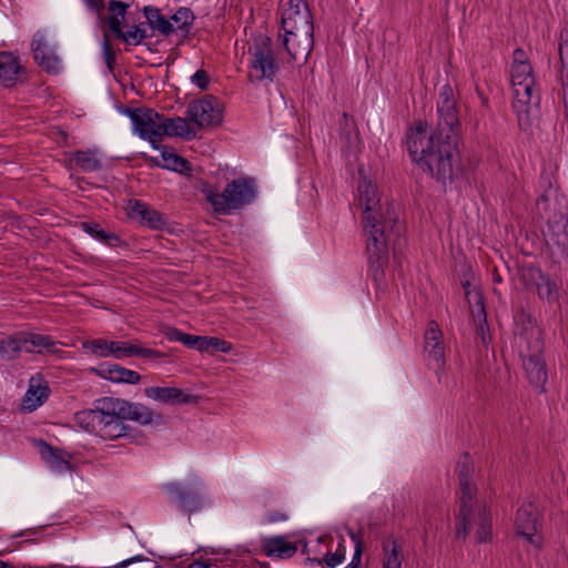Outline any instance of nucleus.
<instances>
[{
  "label": "nucleus",
  "mask_w": 568,
  "mask_h": 568,
  "mask_svg": "<svg viewBox=\"0 0 568 568\" xmlns=\"http://www.w3.org/2000/svg\"><path fill=\"white\" fill-rule=\"evenodd\" d=\"M436 129L417 122L406 134V145L413 161L437 181L453 180L459 170L458 136L460 123L450 85H444L437 101Z\"/></svg>",
  "instance_id": "obj_1"
},
{
  "label": "nucleus",
  "mask_w": 568,
  "mask_h": 568,
  "mask_svg": "<svg viewBox=\"0 0 568 568\" xmlns=\"http://www.w3.org/2000/svg\"><path fill=\"white\" fill-rule=\"evenodd\" d=\"M359 202L364 204L365 232L368 235L366 251L373 278L381 282L385 275V267L388 264V250H399L405 240L403 234L404 224L393 204H388L383 211L377 187L371 182L363 180L358 185Z\"/></svg>",
  "instance_id": "obj_2"
},
{
  "label": "nucleus",
  "mask_w": 568,
  "mask_h": 568,
  "mask_svg": "<svg viewBox=\"0 0 568 568\" xmlns=\"http://www.w3.org/2000/svg\"><path fill=\"white\" fill-rule=\"evenodd\" d=\"M125 420L149 425L162 422V416L142 404L114 397L99 398L93 408L74 414V422L79 427L109 440L128 434L129 426Z\"/></svg>",
  "instance_id": "obj_3"
},
{
  "label": "nucleus",
  "mask_w": 568,
  "mask_h": 568,
  "mask_svg": "<svg viewBox=\"0 0 568 568\" xmlns=\"http://www.w3.org/2000/svg\"><path fill=\"white\" fill-rule=\"evenodd\" d=\"M459 479V508L456 514V539H465L473 524L478 526L477 540L486 542L491 538V523L486 505L477 498V487L473 483V466L469 456L466 454L457 465Z\"/></svg>",
  "instance_id": "obj_4"
},
{
  "label": "nucleus",
  "mask_w": 568,
  "mask_h": 568,
  "mask_svg": "<svg viewBox=\"0 0 568 568\" xmlns=\"http://www.w3.org/2000/svg\"><path fill=\"white\" fill-rule=\"evenodd\" d=\"M280 34L282 44L293 61L307 60L314 47V26L311 10L304 0L282 4Z\"/></svg>",
  "instance_id": "obj_5"
},
{
  "label": "nucleus",
  "mask_w": 568,
  "mask_h": 568,
  "mask_svg": "<svg viewBox=\"0 0 568 568\" xmlns=\"http://www.w3.org/2000/svg\"><path fill=\"white\" fill-rule=\"evenodd\" d=\"M510 81L513 87V109L517 115L519 126L523 130H527L531 124L532 114L540 102L531 64H511Z\"/></svg>",
  "instance_id": "obj_6"
},
{
  "label": "nucleus",
  "mask_w": 568,
  "mask_h": 568,
  "mask_svg": "<svg viewBox=\"0 0 568 568\" xmlns=\"http://www.w3.org/2000/svg\"><path fill=\"white\" fill-rule=\"evenodd\" d=\"M205 200L212 205L215 213L229 215L252 203L257 191L254 180L250 178L235 179L227 183L223 192L210 185L203 189Z\"/></svg>",
  "instance_id": "obj_7"
},
{
  "label": "nucleus",
  "mask_w": 568,
  "mask_h": 568,
  "mask_svg": "<svg viewBox=\"0 0 568 568\" xmlns=\"http://www.w3.org/2000/svg\"><path fill=\"white\" fill-rule=\"evenodd\" d=\"M82 348L95 356H113L116 359L141 357L158 363L160 359L166 357L164 353L153 348L143 347L140 344L114 342L104 338L84 341L82 343Z\"/></svg>",
  "instance_id": "obj_8"
},
{
  "label": "nucleus",
  "mask_w": 568,
  "mask_h": 568,
  "mask_svg": "<svg viewBox=\"0 0 568 568\" xmlns=\"http://www.w3.org/2000/svg\"><path fill=\"white\" fill-rule=\"evenodd\" d=\"M251 82L267 80L273 82L278 70L272 41L268 37H262L248 48Z\"/></svg>",
  "instance_id": "obj_9"
},
{
  "label": "nucleus",
  "mask_w": 568,
  "mask_h": 568,
  "mask_svg": "<svg viewBox=\"0 0 568 568\" xmlns=\"http://www.w3.org/2000/svg\"><path fill=\"white\" fill-rule=\"evenodd\" d=\"M162 489L168 495L170 503L187 515L200 511L205 505L203 484L197 477L189 483L164 484Z\"/></svg>",
  "instance_id": "obj_10"
},
{
  "label": "nucleus",
  "mask_w": 568,
  "mask_h": 568,
  "mask_svg": "<svg viewBox=\"0 0 568 568\" xmlns=\"http://www.w3.org/2000/svg\"><path fill=\"white\" fill-rule=\"evenodd\" d=\"M133 130L143 140H148L154 149H159L163 115L150 108L126 109Z\"/></svg>",
  "instance_id": "obj_11"
},
{
  "label": "nucleus",
  "mask_w": 568,
  "mask_h": 568,
  "mask_svg": "<svg viewBox=\"0 0 568 568\" xmlns=\"http://www.w3.org/2000/svg\"><path fill=\"white\" fill-rule=\"evenodd\" d=\"M186 119L199 130L216 126L222 122V110L213 95L192 101L186 109Z\"/></svg>",
  "instance_id": "obj_12"
},
{
  "label": "nucleus",
  "mask_w": 568,
  "mask_h": 568,
  "mask_svg": "<svg viewBox=\"0 0 568 568\" xmlns=\"http://www.w3.org/2000/svg\"><path fill=\"white\" fill-rule=\"evenodd\" d=\"M518 318H523V321L516 324L515 345L520 357L542 355L544 342L540 328L525 314H521Z\"/></svg>",
  "instance_id": "obj_13"
},
{
  "label": "nucleus",
  "mask_w": 568,
  "mask_h": 568,
  "mask_svg": "<svg viewBox=\"0 0 568 568\" xmlns=\"http://www.w3.org/2000/svg\"><path fill=\"white\" fill-rule=\"evenodd\" d=\"M541 526V511L539 506L532 501H525L517 510L515 527L519 536L534 542V537Z\"/></svg>",
  "instance_id": "obj_14"
},
{
  "label": "nucleus",
  "mask_w": 568,
  "mask_h": 568,
  "mask_svg": "<svg viewBox=\"0 0 568 568\" xmlns=\"http://www.w3.org/2000/svg\"><path fill=\"white\" fill-rule=\"evenodd\" d=\"M424 352L429 366L440 369L445 365V347L443 344V333L435 321H430L424 336Z\"/></svg>",
  "instance_id": "obj_15"
},
{
  "label": "nucleus",
  "mask_w": 568,
  "mask_h": 568,
  "mask_svg": "<svg viewBox=\"0 0 568 568\" xmlns=\"http://www.w3.org/2000/svg\"><path fill=\"white\" fill-rule=\"evenodd\" d=\"M144 394L148 398L168 405L197 404L200 400V396L176 387L151 386L144 389Z\"/></svg>",
  "instance_id": "obj_16"
},
{
  "label": "nucleus",
  "mask_w": 568,
  "mask_h": 568,
  "mask_svg": "<svg viewBox=\"0 0 568 568\" xmlns=\"http://www.w3.org/2000/svg\"><path fill=\"white\" fill-rule=\"evenodd\" d=\"M128 210L131 219H136L151 229L161 230L165 225L163 215L140 200L130 201Z\"/></svg>",
  "instance_id": "obj_17"
},
{
  "label": "nucleus",
  "mask_w": 568,
  "mask_h": 568,
  "mask_svg": "<svg viewBox=\"0 0 568 568\" xmlns=\"http://www.w3.org/2000/svg\"><path fill=\"white\" fill-rule=\"evenodd\" d=\"M31 50L36 62L44 70L53 73L59 70V59L48 48L44 36L42 33H36L31 42Z\"/></svg>",
  "instance_id": "obj_18"
},
{
  "label": "nucleus",
  "mask_w": 568,
  "mask_h": 568,
  "mask_svg": "<svg viewBox=\"0 0 568 568\" xmlns=\"http://www.w3.org/2000/svg\"><path fill=\"white\" fill-rule=\"evenodd\" d=\"M523 367L531 385L545 392L547 383V366L542 355L524 357Z\"/></svg>",
  "instance_id": "obj_19"
},
{
  "label": "nucleus",
  "mask_w": 568,
  "mask_h": 568,
  "mask_svg": "<svg viewBox=\"0 0 568 568\" xmlns=\"http://www.w3.org/2000/svg\"><path fill=\"white\" fill-rule=\"evenodd\" d=\"M97 374L113 383H126V384H139L141 376L138 372L122 367L116 364H102L98 369Z\"/></svg>",
  "instance_id": "obj_20"
},
{
  "label": "nucleus",
  "mask_w": 568,
  "mask_h": 568,
  "mask_svg": "<svg viewBox=\"0 0 568 568\" xmlns=\"http://www.w3.org/2000/svg\"><path fill=\"white\" fill-rule=\"evenodd\" d=\"M163 136H179L185 140H192L196 136L195 129L189 123V120L181 116L162 119L161 139Z\"/></svg>",
  "instance_id": "obj_21"
},
{
  "label": "nucleus",
  "mask_w": 568,
  "mask_h": 568,
  "mask_svg": "<svg viewBox=\"0 0 568 568\" xmlns=\"http://www.w3.org/2000/svg\"><path fill=\"white\" fill-rule=\"evenodd\" d=\"M24 74L18 58L12 53H0V83L4 87L13 85Z\"/></svg>",
  "instance_id": "obj_22"
},
{
  "label": "nucleus",
  "mask_w": 568,
  "mask_h": 568,
  "mask_svg": "<svg viewBox=\"0 0 568 568\" xmlns=\"http://www.w3.org/2000/svg\"><path fill=\"white\" fill-rule=\"evenodd\" d=\"M22 352L26 353H57V343L48 335L21 333Z\"/></svg>",
  "instance_id": "obj_23"
},
{
  "label": "nucleus",
  "mask_w": 568,
  "mask_h": 568,
  "mask_svg": "<svg viewBox=\"0 0 568 568\" xmlns=\"http://www.w3.org/2000/svg\"><path fill=\"white\" fill-rule=\"evenodd\" d=\"M263 550L267 557L286 559L296 554L297 547L287 541L284 536H275L265 539Z\"/></svg>",
  "instance_id": "obj_24"
},
{
  "label": "nucleus",
  "mask_w": 568,
  "mask_h": 568,
  "mask_svg": "<svg viewBox=\"0 0 568 568\" xmlns=\"http://www.w3.org/2000/svg\"><path fill=\"white\" fill-rule=\"evenodd\" d=\"M143 13L152 36L155 32L163 36H170L175 32L173 23L166 19L156 7L146 6L143 8Z\"/></svg>",
  "instance_id": "obj_25"
},
{
  "label": "nucleus",
  "mask_w": 568,
  "mask_h": 568,
  "mask_svg": "<svg viewBox=\"0 0 568 568\" xmlns=\"http://www.w3.org/2000/svg\"><path fill=\"white\" fill-rule=\"evenodd\" d=\"M49 396V387L42 384H34L31 378L30 386L22 398V408L27 412H33L41 406Z\"/></svg>",
  "instance_id": "obj_26"
},
{
  "label": "nucleus",
  "mask_w": 568,
  "mask_h": 568,
  "mask_svg": "<svg viewBox=\"0 0 568 568\" xmlns=\"http://www.w3.org/2000/svg\"><path fill=\"white\" fill-rule=\"evenodd\" d=\"M384 558L383 568H402L403 554L400 546L393 538H386L382 542Z\"/></svg>",
  "instance_id": "obj_27"
},
{
  "label": "nucleus",
  "mask_w": 568,
  "mask_h": 568,
  "mask_svg": "<svg viewBox=\"0 0 568 568\" xmlns=\"http://www.w3.org/2000/svg\"><path fill=\"white\" fill-rule=\"evenodd\" d=\"M81 227L85 233L111 247H116L121 243L116 234L103 230L98 223L82 222Z\"/></svg>",
  "instance_id": "obj_28"
},
{
  "label": "nucleus",
  "mask_w": 568,
  "mask_h": 568,
  "mask_svg": "<svg viewBox=\"0 0 568 568\" xmlns=\"http://www.w3.org/2000/svg\"><path fill=\"white\" fill-rule=\"evenodd\" d=\"M40 454L54 470L62 473L70 469V463L62 456L61 452L44 442H41Z\"/></svg>",
  "instance_id": "obj_29"
},
{
  "label": "nucleus",
  "mask_w": 568,
  "mask_h": 568,
  "mask_svg": "<svg viewBox=\"0 0 568 568\" xmlns=\"http://www.w3.org/2000/svg\"><path fill=\"white\" fill-rule=\"evenodd\" d=\"M128 7L129 6L126 3L118 0H111L109 2V11L111 12V16L108 18V24L116 38L122 32L121 26L124 21Z\"/></svg>",
  "instance_id": "obj_30"
},
{
  "label": "nucleus",
  "mask_w": 568,
  "mask_h": 568,
  "mask_svg": "<svg viewBox=\"0 0 568 568\" xmlns=\"http://www.w3.org/2000/svg\"><path fill=\"white\" fill-rule=\"evenodd\" d=\"M164 334L171 342H180L189 348L202 352L203 336L186 334L175 327H169Z\"/></svg>",
  "instance_id": "obj_31"
},
{
  "label": "nucleus",
  "mask_w": 568,
  "mask_h": 568,
  "mask_svg": "<svg viewBox=\"0 0 568 568\" xmlns=\"http://www.w3.org/2000/svg\"><path fill=\"white\" fill-rule=\"evenodd\" d=\"M173 24L175 23V32L180 31L183 37L190 33V29L195 20V16L190 8H180L170 19Z\"/></svg>",
  "instance_id": "obj_32"
},
{
  "label": "nucleus",
  "mask_w": 568,
  "mask_h": 568,
  "mask_svg": "<svg viewBox=\"0 0 568 568\" xmlns=\"http://www.w3.org/2000/svg\"><path fill=\"white\" fill-rule=\"evenodd\" d=\"M71 162L84 172H93L101 169V163L92 151H77Z\"/></svg>",
  "instance_id": "obj_33"
},
{
  "label": "nucleus",
  "mask_w": 568,
  "mask_h": 568,
  "mask_svg": "<svg viewBox=\"0 0 568 568\" xmlns=\"http://www.w3.org/2000/svg\"><path fill=\"white\" fill-rule=\"evenodd\" d=\"M22 352L21 333L14 334L0 341V356L3 359L11 361Z\"/></svg>",
  "instance_id": "obj_34"
},
{
  "label": "nucleus",
  "mask_w": 568,
  "mask_h": 568,
  "mask_svg": "<svg viewBox=\"0 0 568 568\" xmlns=\"http://www.w3.org/2000/svg\"><path fill=\"white\" fill-rule=\"evenodd\" d=\"M152 37V33H148V31L142 27V23L139 26H134L131 30L125 32H121L118 38L131 45H139L146 38Z\"/></svg>",
  "instance_id": "obj_35"
},
{
  "label": "nucleus",
  "mask_w": 568,
  "mask_h": 568,
  "mask_svg": "<svg viewBox=\"0 0 568 568\" xmlns=\"http://www.w3.org/2000/svg\"><path fill=\"white\" fill-rule=\"evenodd\" d=\"M537 293L541 298L555 301L557 298V285L550 277L540 273L539 282L537 283Z\"/></svg>",
  "instance_id": "obj_36"
},
{
  "label": "nucleus",
  "mask_w": 568,
  "mask_h": 568,
  "mask_svg": "<svg viewBox=\"0 0 568 568\" xmlns=\"http://www.w3.org/2000/svg\"><path fill=\"white\" fill-rule=\"evenodd\" d=\"M232 349L231 343L221 339L219 337L213 336H203V348L202 352H207L210 354H215L217 352L221 353H230Z\"/></svg>",
  "instance_id": "obj_37"
},
{
  "label": "nucleus",
  "mask_w": 568,
  "mask_h": 568,
  "mask_svg": "<svg viewBox=\"0 0 568 568\" xmlns=\"http://www.w3.org/2000/svg\"><path fill=\"white\" fill-rule=\"evenodd\" d=\"M162 159L165 162L163 166L166 169L181 173L191 170L189 161L175 153L163 151Z\"/></svg>",
  "instance_id": "obj_38"
},
{
  "label": "nucleus",
  "mask_w": 568,
  "mask_h": 568,
  "mask_svg": "<svg viewBox=\"0 0 568 568\" xmlns=\"http://www.w3.org/2000/svg\"><path fill=\"white\" fill-rule=\"evenodd\" d=\"M344 558L345 549L344 546L339 544L335 552H328L323 559L307 558V561L316 562L317 565L326 564L328 567L335 568L344 560Z\"/></svg>",
  "instance_id": "obj_39"
},
{
  "label": "nucleus",
  "mask_w": 568,
  "mask_h": 568,
  "mask_svg": "<svg viewBox=\"0 0 568 568\" xmlns=\"http://www.w3.org/2000/svg\"><path fill=\"white\" fill-rule=\"evenodd\" d=\"M191 81L194 85L204 91L209 88L210 75L205 70L200 69L192 75Z\"/></svg>",
  "instance_id": "obj_40"
},
{
  "label": "nucleus",
  "mask_w": 568,
  "mask_h": 568,
  "mask_svg": "<svg viewBox=\"0 0 568 568\" xmlns=\"http://www.w3.org/2000/svg\"><path fill=\"white\" fill-rule=\"evenodd\" d=\"M103 55L108 68L112 70L113 64L115 63V53L112 47L109 44L108 40H105L103 43Z\"/></svg>",
  "instance_id": "obj_41"
},
{
  "label": "nucleus",
  "mask_w": 568,
  "mask_h": 568,
  "mask_svg": "<svg viewBox=\"0 0 568 568\" xmlns=\"http://www.w3.org/2000/svg\"><path fill=\"white\" fill-rule=\"evenodd\" d=\"M266 521L270 524L285 521L288 517L285 513L281 510H271L265 515Z\"/></svg>",
  "instance_id": "obj_42"
},
{
  "label": "nucleus",
  "mask_w": 568,
  "mask_h": 568,
  "mask_svg": "<svg viewBox=\"0 0 568 568\" xmlns=\"http://www.w3.org/2000/svg\"><path fill=\"white\" fill-rule=\"evenodd\" d=\"M529 63L526 53L523 49L518 48L513 53V64Z\"/></svg>",
  "instance_id": "obj_43"
},
{
  "label": "nucleus",
  "mask_w": 568,
  "mask_h": 568,
  "mask_svg": "<svg viewBox=\"0 0 568 568\" xmlns=\"http://www.w3.org/2000/svg\"><path fill=\"white\" fill-rule=\"evenodd\" d=\"M362 552H363L362 544H361V541H357L351 565L356 564V568H359L361 560H362Z\"/></svg>",
  "instance_id": "obj_44"
},
{
  "label": "nucleus",
  "mask_w": 568,
  "mask_h": 568,
  "mask_svg": "<svg viewBox=\"0 0 568 568\" xmlns=\"http://www.w3.org/2000/svg\"><path fill=\"white\" fill-rule=\"evenodd\" d=\"M143 559H144V558H143L142 556H135V557H132V558L125 559V560H123V561H121V562L116 564V565L114 566V568H125V567H128L130 564L135 562V561H141V560H143Z\"/></svg>",
  "instance_id": "obj_45"
},
{
  "label": "nucleus",
  "mask_w": 568,
  "mask_h": 568,
  "mask_svg": "<svg viewBox=\"0 0 568 568\" xmlns=\"http://www.w3.org/2000/svg\"><path fill=\"white\" fill-rule=\"evenodd\" d=\"M87 4L93 9L99 11L103 7V0H84Z\"/></svg>",
  "instance_id": "obj_46"
},
{
  "label": "nucleus",
  "mask_w": 568,
  "mask_h": 568,
  "mask_svg": "<svg viewBox=\"0 0 568 568\" xmlns=\"http://www.w3.org/2000/svg\"><path fill=\"white\" fill-rule=\"evenodd\" d=\"M189 568H210V564L203 560H193Z\"/></svg>",
  "instance_id": "obj_47"
},
{
  "label": "nucleus",
  "mask_w": 568,
  "mask_h": 568,
  "mask_svg": "<svg viewBox=\"0 0 568 568\" xmlns=\"http://www.w3.org/2000/svg\"><path fill=\"white\" fill-rule=\"evenodd\" d=\"M0 568H14L12 564L7 561H0Z\"/></svg>",
  "instance_id": "obj_48"
},
{
  "label": "nucleus",
  "mask_w": 568,
  "mask_h": 568,
  "mask_svg": "<svg viewBox=\"0 0 568 568\" xmlns=\"http://www.w3.org/2000/svg\"><path fill=\"white\" fill-rule=\"evenodd\" d=\"M18 568H43V567H38V566H30V565H22Z\"/></svg>",
  "instance_id": "obj_49"
},
{
  "label": "nucleus",
  "mask_w": 568,
  "mask_h": 568,
  "mask_svg": "<svg viewBox=\"0 0 568 568\" xmlns=\"http://www.w3.org/2000/svg\"><path fill=\"white\" fill-rule=\"evenodd\" d=\"M564 227H565L566 230H568V212H567V215H566V220H565V225H564Z\"/></svg>",
  "instance_id": "obj_50"
}]
</instances>
